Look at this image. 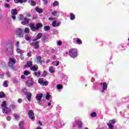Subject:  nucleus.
Segmentation results:
<instances>
[{"mask_svg":"<svg viewBox=\"0 0 129 129\" xmlns=\"http://www.w3.org/2000/svg\"><path fill=\"white\" fill-rule=\"evenodd\" d=\"M42 27L43 25L42 23H37L35 25L34 23L30 24V28L32 32H36V31H38L40 28H42Z\"/></svg>","mask_w":129,"mask_h":129,"instance_id":"1","label":"nucleus"},{"mask_svg":"<svg viewBox=\"0 0 129 129\" xmlns=\"http://www.w3.org/2000/svg\"><path fill=\"white\" fill-rule=\"evenodd\" d=\"M69 55L72 58H76L78 56V51L76 48H71L69 50Z\"/></svg>","mask_w":129,"mask_h":129,"instance_id":"2","label":"nucleus"},{"mask_svg":"<svg viewBox=\"0 0 129 129\" xmlns=\"http://www.w3.org/2000/svg\"><path fill=\"white\" fill-rule=\"evenodd\" d=\"M2 106L3 108V113H6V114H8L9 112H10L11 111H8V107H7V102H6V101H3V104H2Z\"/></svg>","mask_w":129,"mask_h":129,"instance_id":"3","label":"nucleus"},{"mask_svg":"<svg viewBox=\"0 0 129 129\" xmlns=\"http://www.w3.org/2000/svg\"><path fill=\"white\" fill-rule=\"evenodd\" d=\"M16 35L20 38L24 37V30L21 28H18L16 31Z\"/></svg>","mask_w":129,"mask_h":129,"instance_id":"4","label":"nucleus"},{"mask_svg":"<svg viewBox=\"0 0 129 129\" xmlns=\"http://www.w3.org/2000/svg\"><path fill=\"white\" fill-rule=\"evenodd\" d=\"M101 84H102V89L100 90V92L101 93H104L106 90H107V84L105 82L101 83Z\"/></svg>","mask_w":129,"mask_h":129,"instance_id":"5","label":"nucleus"},{"mask_svg":"<svg viewBox=\"0 0 129 129\" xmlns=\"http://www.w3.org/2000/svg\"><path fill=\"white\" fill-rule=\"evenodd\" d=\"M38 83L40 84V85H42V86H48V84H49L48 81H43V78H42L38 79Z\"/></svg>","mask_w":129,"mask_h":129,"instance_id":"6","label":"nucleus"},{"mask_svg":"<svg viewBox=\"0 0 129 129\" xmlns=\"http://www.w3.org/2000/svg\"><path fill=\"white\" fill-rule=\"evenodd\" d=\"M38 83L40 84V85H42V86H48V84H49L48 81H43V78H42L38 79Z\"/></svg>","mask_w":129,"mask_h":129,"instance_id":"7","label":"nucleus"},{"mask_svg":"<svg viewBox=\"0 0 129 129\" xmlns=\"http://www.w3.org/2000/svg\"><path fill=\"white\" fill-rule=\"evenodd\" d=\"M28 116L30 119L33 120V119H35V115L34 114V111L32 110H30L28 111Z\"/></svg>","mask_w":129,"mask_h":129,"instance_id":"8","label":"nucleus"},{"mask_svg":"<svg viewBox=\"0 0 129 129\" xmlns=\"http://www.w3.org/2000/svg\"><path fill=\"white\" fill-rule=\"evenodd\" d=\"M16 59L10 58L9 59V62L8 64L9 67H13V66H14V64H16Z\"/></svg>","mask_w":129,"mask_h":129,"instance_id":"9","label":"nucleus"},{"mask_svg":"<svg viewBox=\"0 0 129 129\" xmlns=\"http://www.w3.org/2000/svg\"><path fill=\"white\" fill-rule=\"evenodd\" d=\"M30 45L34 46L35 49H39L40 47V45H39V41H38L30 43Z\"/></svg>","mask_w":129,"mask_h":129,"instance_id":"10","label":"nucleus"},{"mask_svg":"<svg viewBox=\"0 0 129 129\" xmlns=\"http://www.w3.org/2000/svg\"><path fill=\"white\" fill-rule=\"evenodd\" d=\"M43 97V94L40 93L37 94L36 96V99L37 102L39 103L41 102V100H42V98Z\"/></svg>","mask_w":129,"mask_h":129,"instance_id":"11","label":"nucleus"},{"mask_svg":"<svg viewBox=\"0 0 129 129\" xmlns=\"http://www.w3.org/2000/svg\"><path fill=\"white\" fill-rule=\"evenodd\" d=\"M78 125L79 127H82V122L81 121L76 120L74 123V126L76 127Z\"/></svg>","mask_w":129,"mask_h":129,"instance_id":"12","label":"nucleus"},{"mask_svg":"<svg viewBox=\"0 0 129 129\" xmlns=\"http://www.w3.org/2000/svg\"><path fill=\"white\" fill-rule=\"evenodd\" d=\"M26 85L28 86V87H31L34 85V79L33 78L31 79L30 81H27L26 82Z\"/></svg>","mask_w":129,"mask_h":129,"instance_id":"13","label":"nucleus"},{"mask_svg":"<svg viewBox=\"0 0 129 129\" xmlns=\"http://www.w3.org/2000/svg\"><path fill=\"white\" fill-rule=\"evenodd\" d=\"M74 43L75 44H78V45H82V41L79 38H75L73 39Z\"/></svg>","mask_w":129,"mask_h":129,"instance_id":"14","label":"nucleus"},{"mask_svg":"<svg viewBox=\"0 0 129 129\" xmlns=\"http://www.w3.org/2000/svg\"><path fill=\"white\" fill-rule=\"evenodd\" d=\"M60 25H61V23H60L59 22H57L56 20H54L52 22V27H53V28H56V27H59Z\"/></svg>","mask_w":129,"mask_h":129,"instance_id":"15","label":"nucleus"},{"mask_svg":"<svg viewBox=\"0 0 129 129\" xmlns=\"http://www.w3.org/2000/svg\"><path fill=\"white\" fill-rule=\"evenodd\" d=\"M38 69H39V68L37 65L32 66L30 67V70H31V71H38Z\"/></svg>","mask_w":129,"mask_h":129,"instance_id":"16","label":"nucleus"},{"mask_svg":"<svg viewBox=\"0 0 129 129\" xmlns=\"http://www.w3.org/2000/svg\"><path fill=\"white\" fill-rule=\"evenodd\" d=\"M51 15L52 16H53V17H59V16H60V13L58 11H54L51 12Z\"/></svg>","mask_w":129,"mask_h":129,"instance_id":"17","label":"nucleus"},{"mask_svg":"<svg viewBox=\"0 0 129 129\" xmlns=\"http://www.w3.org/2000/svg\"><path fill=\"white\" fill-rule=\"evenodd\" d=\"M24 21H22L21 22V24L22 25H26V24H28L29 22H30V19H29L27 18H24Z\"/></svg>","mask_w":129,"mask_h":129,"instance_id":"18","label":"nucleus"},{"mask_svg":"<svg viewBox=\"0 0 129 129\" xmlns=\"http://www.w3.org/2000/svg\"><path fill=\"white\" fill-rule=\"evenodd\" d=\"M26 96V98H27L28 101H31V99H32V93H27Z\"/></svg>","mask_w":129,"mask_h":129,"instance_id":"19","label":"nucleus"},{"mask_svg":"<svg viewBox=\"0 0 129 129\" xmlns=\"http://www.w3.org/2000/svg\"><path fill=\"white\" fill-rule=\"evenodd\" d=\"M7 51L9 52L10 54H13L14 53V47L11 46L7 49Z\"/></svg>","mask_w":129,"mask_h":129,"instance_id":"20","label":"nucleus"},{"mask_svg":"<svg viewBox=\"0 0 129 129\" xmlns=\"http://www.w3.org/2000/svg\"><path fill=\"white\" fill-rule=\"evenodd\" d=\"M35 11H36V12H37V13H38V14H42V13H43V9H42L39 7H36Z\"/></svg>","mask_w":129,"mask_h":129,"instance_id":"21","label":"nucleus"},{"mask_svg":"<svg viewBox=\"0 0 129 129\" xmlns=\"http://www.w3.org/2000/svg\"><path fill=\"white\" fill-rule=\"evenodd\" d=\"M70 18L71 21H74L75 20V16L73 13H70Z\"/></svg>","mask_w":129,"mask_h":129,"instance_id":"22","label":"nucleus"},{"mask_svg":"<svg viewBox=\"0 0 129 129\" xmlns=\"http://www.w3.org/2000/svg\"><path fill=\"white\" fill-rule=\"evenodd\" d=\"M49 71L50 73H55V69L53 67H49Z\"/></svg>","mask_w":129,"mask_h":129,"instance_id":"23","label":"nucleus"},{"mask_svg":"<svg viewBox=\"0 0 129 129\" xmlns=\"http://www.w3.org/2000/svg\"><path fill=\"white\" fill-rule=\"evenodd\" d=\"M25 39L27 41H30V40H31V35L29 34H26L25 36Z\"/></svg>","mask_w":129,"mask_h":129,"instance_id":"24","label":"nucleus"},{"mask_svg":"<svg viewBox=\"0 0 129 129\" xmlns=\"http://www.w3.org/2000/svg\"><path fill=\"white\" fill-rule=\"evenodd\" d=\"M16 52L18 53V54H23V53H24V50L18 48L16 49Z\"/></svg>","mask_w":129,"mask_h":129,"instance_id":"25","label":"nucleus"},{"mask_svg":"<svg viewBox=\"0 0 129 129\" xmlns=\"http://www.w3.org/2000/svg\"><path fill=\"white\" fill-rule=\"evenodd\" d=\"M27 66H25V67H27H27H30L31 68L32 65H33V62H32V61H28L27 62Z\"/></svg>","mask_w":129,"mask_h":129,"instance_id":"26","label":"nucleus"},{"mask_svg":"<svg viewBox=\"0 0 129 129\" xmlns=\"http://www.w3.org/2000/svg\"><path fill=\"white\" fill-rule=\"evenodd\" d=\"M17 13H18V11H17V9H13L11 11V14L14 16H15V15H17Z\"/></svg>","mask_w":129,"mask_h":129,"instance_id":"27","label":"nucleus"},{"mask_svg":"<svg viewBox=\"0 0 129 129\" xmlns=\"http://www.w3.org/2000/svg\"><path fill=\"white\" fill-rule=\"evenodd\" d=\"M41 37H42L41 33H38L37 35V39H34L33 41H37V40H39V39L41 38Z\"/></svg>","mask_w":129,"mask_h":129,"instance_id":"28","label":"nucleus"},{"mask_svg":"<svg viewBox=\"0 0 129 129\" xmlns=\"http://www.w3.org/2000/svg\"><path fill=\"white\" fill-rule=\"evenodd\" d=\"M52 65H53V66H58V65H59V61L56 60L53 61Z\"/></svg>","mask_w":129,"mask_h":129,"instance_id":"29","label":"nucleus"},{"mask_svg":"<svg viewBox=\"0 0 129 129\" xmlns=\"http://www.w3.org/2000/svg\"><path fill=\"white\" fill-rule=\"evenodd\" d=\"M24 33H25V34H29V33H30V28L28 27L25 28Z\"/></svg>","mask_w":129,"mask_h":129,"instance_id":"30","label":"nucleus"},{"mask_svg":"<svg viewBox=\"0 0 129 129\" xmlns=\"http://www.w3.org/2000/svg\"><path fill=\"white\" fill-rule=\"evenodd\" d=\"M3 85L4 87H8V86H9V84H8V81H5L3 82Z\"/></svg>","mask_w":129,"mask_h":129,"instance_id":"31","label":"nucleus"},{"mask_svg":"<svg viewBox=\"0 0 129 129\" xmlns=\"http://www.w3.org/2000/svg\"><path fill=\"white\" fill-rule=\"evenodd\" d=\"M50 29H51V28L49 26H45L44 27V31H49Z\"/></svg>","mask_w":129,"mask_h":129,"instance_id":"32","label":"nucleus"},{"mask_svg":"<svg viewBox=\"0 0 129 129\" xmlns=\"http://www.w3.org/2000/svg\"><path fill=\"white\" fill-rule=\"evenodd\" d=\"M35 76H36V77H40L41 76V72H35L34 73Z\"/></svg>","mask_w":129,"mask_h":129,"instance_id":"33","label":"nucleus"},{"mask_svg":"<svg viewBox=\"0 0 129 129\" xmlns=\"http://www.w3.org/2000/svg\"><path fill=\"white\" fill-rule=\"evenodd\" d=\"M52 5L54 8H55V7H57V6H59V2H58L57 1H55L53 3Z\"/></svg>","mask_w":129,"mask_h":129,"instance_id":"34","label":"nucleus"},{"mask_svg":"<svg viewBox=\"0 0 129 129\" xmlns=\"http://www.w3.org/2000/svg\"><path fill=\"white\" fill-rule=\"evenodd\" d=\"M56 88L58 90H60V89H62L63 88V86L60 84H58L57 85Z\"/></svg>","mask_w":129,"mask_h":129,"instance_id":"35","label":"nucleus"},{"mask_svg":"<svg viewBox=\"0 0 129 129\" xmlns=\"http://www.w3.org/2000/svg\"><path fill=\"white\" fill-rule=\"evenodd\" d=\"M6 97V95L4 93V92H0V98H4Z\"/></svg>","mask_w":129,"mask_h":129,"instance_id":"36","label":"nucleus"},{"mask_svg":"<svg viewBox=\"0 0 129 129\" xmlns=\"http://www.w3.org/2000/svg\"><path fill=\"white\" fill-rule=\"evenodd\" d=\"M15 4H23V0H14Z\"/></svg>","mask_w":129,"mask_h":129,"instance_id":"37","label":"nucleus"},{"mask_svg":"<svg viewBox=\"0 0 129 129\" xmlns=\"http://www.w3.org/2000/svg\"><path fill=\"white\" fill-rule=\"evenodd\" d=\"M47 71H44L43 73L42 74L41 76L42 77H46L47 76Z\"/></svg>","mask_w":129,"mask_h":129,"instance_id":"38","label":"nucleus"},{"mask_svg":"<svg viewBox=\"0 0 129 129\" xmlns=\"http://www.w3.org/2000/svg\"><path fill=\"white\" fill-rule=\"evenodd\" d=\"M56 44H57V46H61V45H62V41L57 40L56 41Z\"/></svg>","mask_w":129,"mask_h":129,"instance_id":"39","label":"nucleus"},{"mask_svg":"<svg viewBox=\"0 0 129 129\" xmlns=\"http://www.w3.org/2000/svg\"><path fill=\"white\" fill-rule=\"evenodd\" d=\"M36 59L37 60V61L39 62V63H41V60L42 59V57L40 56H37L36 57Z\"/></svg>","mask_w":129,"mask_h":129,"instance_id":"40","label":"nucleus"},{"mask_svg":"<svg viewBox=\"0 0 129 129\" xmlns=\"http://www.w3.org/2000/svg\"><path fill=\"white\" fill-rule=\"evenodd\" d=\"M91 116L92 117H95V116H96V112H93L91 114Z\"/></svg>","mask_w":129,"mask_h":129,"instance_id":"41","label":"nucleus"},{"mask_svg":"<svg viewBox=\"0 0 129 129\" xmlns=\"http://www.w3.org/2000/svg\"><path fill=\"white\" fill-rule=\"evenodd\" d=\"M15 47L17 48V49H18V48H19V47H20V42L17 41L15 43Z\"/></svg>","mask_w":129,"mask_h":129,"instance_id":"42","label":"nucleus"},{"mask_svg":"<svg viewBox=\"0 0 129 129\" xmlns=\"http://www.w3.org/2000/svg\"><path fill=\"white\" fill-rule=\"evenodd\" d=\"M4 7L5 8H7V9H10L11 8V6H10V5H9V4H7V3L5 4Z\"/></svg>","mask_w":129,"mask_h":129,"instance_id":"43","label":"nucleus"},{"mask_svg":"<svg viewBox=\"0 0 129 129\" xmlns=\"http://www.w3.org/2000/svg\"><path fill=\"white\" fill-rule=\"evenodd\" d=\"M24 75H26V76H28V75H30V73L29 72V71H24L23 72Z\"/></svg>","mask_w":129,"mask_h":129,"instance_id":"44","label":"nucleus"},{"mask_svg":"<svg viewBox=\"0 0 129 129\" xmlns=\"http://www.w3.org/2000/svg\"><path fill=\"white\" fill-rule=\"evenodd\" d=\"M23 93L24 94H25V95H26V94H28V93L29 92H28V91H27V89H26L25 88L23 89Z\"/></svg>","mask_w":129,"mask_h":129,"instance_id":"45","label":"nucleus"},{"mask_svg":"<svg viewBox=\"0 0 129 129\" xmlns=\"http://www.w3.org/2000/svg\"><path fill=\"white\" fill-rule=\"evenodd\" d=\"M19 125L20 126V128L24 127V122L20 121L19 123Z\"/></svg>","mask_w":129,"mask_h":129,"instance_id":"46","label":"nucleus"},{"mask_svg":"<svg viewBox=\"0 0 129 129\" xmlns=\"http://www.w3.org/2000/svg\"><path fill=\"white\" fill-rule=\"evenodd\" d=\"M36 2L34 1H31V6H36Z\"/></svg>","mask_w":129,"mask_h":129,"instance_id":"47","label":"nucleus"},{"mask_svg":"<svg viewBox=\"0 0 129 129\" xmlns=\"http://www.w3.org/2000/svg\"><path fill=\"white\" fill-rule=\"evenodd\" d=\"M50 97H51V95L49 94V93H47L45 97L46 99H50Z\"/></svg>","mask_w":129,"mask_h":129,"instance_id":"48","label":"nucleus"},{"mask_svg":"<svg viewBox=\"0 0 129 129\" xmlns=\"http://www.w3.org/2000/svg\"><path fill=\"white\" fill-rule=\"evenodd\" d=\"M14 117H15V119H19V116L18 114H15Z\"/></svg>","mask_w":129,"mask_h":129,"instance_id":"49","label":"nucleus"},{"mask_svg":"<svg viewBox=\"0 0 129 129\" xmlns=\"http://www.w3.org/2000/svg\"><path fill=\"white\" fill-rule=\"evenodd\" d=\"M6 75H7L8 77H9V78H11V74L10 73V72L7 71L6 72Z\"/></svg>","mask_w":129,"mask_h":129,"instance_id":"50","label":"nucleus"},{"mask_svg":"<svg viewBox=\"0 0 129 129\" xmlns=\"http://www.w3.org/2000/svg\"><path fill=\"white\" fill-rule=\"evenodd\" d=\"M62 109V107L61 106L57 105L56 107V110H61Z\"/></svg>","mask_w":129,"mask_h":129,"instance_id":"51","label":"nucleus"},{"mask_svg":"<svg viewBox=\"0 0 129 129\" xmlns=\"http://www.w3.org/2000/svg\"><path fill=\"white\" fill-rule=\"evenodd\" d=\"M51 59H52V60H56L57 59V57H56V55H52L51 56Z\"/></svg>","mask_w":129,"mask_h":129,"instance_id":"52","label":"nucleus"},{"mask_svg":"<svg viewBox=\"0 0 129 129\" xmlns=\"http://www.w3.org/2000/svg\"><path fill=\"white\" fill-rule=\"evenodd\" d=\"M57 123L58 126H62V123L60 121H57Z\"/></svg>","mask_w":129,"mask_h":129,"instance_id":"53","label":"nucleus"},{"mask_svg":"<svg viewBox=\"0 0 129 129\" xmlns=\"http://www.w3.org/2000/svg\"><path fill=\"white\" fill-rule=\"evenodd\" d=\"M23 19H24V16L23 15H20L19 17L20 21H23Z\"/></svg>","mask_w":129,"mask_h":129,"instance_id":"54","label":"nucleus"},{"mask_svg":"<svg viewBox=\"0 0 129 129\" xmlns=\"http://www.w3.org/2000/svg\"><path fill=\"white\" fill-rule=\"evenodd\" d=\"M20 59L21 60H24V55H23V53L20 54Z\"/></svg>","mask_w":129,"mask_h":129,"instance_id":"55","label":"nucleus"},{"mask_svg":"<svg viewBox=\"0 0 129 129\" xmlns=\"http://www.w3.org/2000/svg\"><path fill=\"white\" fill-rule=\"evenodd\" d=\"M27 56L28 57H31L32 56V52H29L27 53Z\"/></svg>","mask_w":129,"mask_h":129,"instance_id":"56","label":"nucleus"},{"mask_svg":"<svg viewBox=\"0 0 129 129\" xmlns=\"http://www.w3.org/2000/svg\"><path fill=\"white\" fill-rule=\"evenodd\" d=\"M22 102H23V100L22 99H19L18 100V102L19 103H22Z\"/></svg>","mask_w":129,"mask_h":129,"instance_id":"57","label":"nucleus"},{"mask_svg":"<svg viewBox=\"0 0 129 129\" xmlns=\"http://www.w3.org/2000/svg\"><path fill=\"white\" fill-rule=\"evenodd\" d=\"M43 2L44 5H48V1L46 0H44Z\"/></svg>","mask_w":129,"mask_h":129,"instance_id":"58","label":"nucleus"},{"mask_svg":"<svg viewBox=\"0 0 129 129\" xmlns=\"http://www.w3.org/2000/svg\"><path fill=\"white\" fill-rule=\"evenodd\" d=\"M55 18H52V17H49L48 18V20H49V21H52V20H55Z\"/></svg>","mask_w":129,"mask_h":129,"instance_id":"59","label":"nucleus"},{"mask_svg":"<svg viewBox=\"0 0 129 129\" xmlns=\"http://www.w3.org/2000/svg\"><path fill=\"white\" fill-rule=\"evenodd\" d=\"M52 102V101H50L48 103V106H51L52 103H51Z\"/></svg>","mask_w":129,"mask_h":129,"instance_id":"60","label":"nucleus"},{"mask_svg":"<svg viewBox=\"0 0 129 129\" xmlns=\"http://www.w3.org/2000/svg\"><path fill=\"white\" fill-rule=\"evenodd\" d=\"M7 120H8L9 121H10V120H11V117H10V116H8V117H7Z\"/></svg>","mask_w":129,"mask_h":129,"instance_id":"61","label":"nucleus"},{"mask_svg":"<svg viewBox=\"0 0 129 129\" xmlns=\"http://www.w3.org/2000/svg\"><path fill=\"white\" fill-rule=\"evenodd\" d=\"M5 75L4 74H0V78H4Z\"/></svg>","mask_w":129,"mask_h":129,"instance_id":"62","label":"nucleus"},{"mask_svg":"<svg viewBox=\"0 0 129 129\" xmlns=\"http://www.w3.org/2000/svg\"><path fill=\"white\" fill-rule=\"evenodd\" d=\"M11 67L13 69V70H15V71H17V69L16 68V67H14L13 66Z\"/></svg>","mask_w":129,"mask_h":129,"instance_id":"63","label":"nucleus"},{"mask_svg":"<svg viewBox=\"0 0 129 129\" xmlns=\"http://www.w3.org/2000/svg\"><path fill=\"white\" fill-rule=\"evenodd\" d=\"M21 78H22V79H25L26 76L22 75V76H21Z\"/></svg>","mask_w":129,"mask_h":129,"instance_id":"64","label":"nucleus"}]
</instances>
